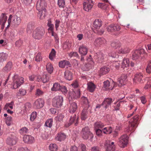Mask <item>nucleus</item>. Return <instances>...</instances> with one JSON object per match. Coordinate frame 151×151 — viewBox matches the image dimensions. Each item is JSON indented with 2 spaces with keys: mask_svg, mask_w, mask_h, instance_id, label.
<instances>
[{
  "mask_svg": "<svg viewBox=\"0 0 151 151\" xmlns=\"http://www.w3.org/2000/svg\"><path fill=\"white\" fill-rule=\"evenodd\" d=\"M47 3L45 0H38L36 4V8L39 11L38 15L40 19H44L46 16Z\"/></svg>",
  "mask_w": 151,
  "mask_h": 151,
  "instance_id": "obj_1",
  "label": "nucleus"
},
{
  "mask_svg": "<svg viewBox=\"0 0 151 151\" xmlns=\"http://www.w3.org/2000/svg\"><path fill=\"white\" fill-rule=\"evenodd\" d=\"M21 22V19L20 17L10 15L8 20V24L7 27L11 26L13 27H17L20 24Z\"/></svg>",
  "mask_w": 151,
  "mask_h": 151,
  "instance_id": "obj_2",
  "label": "nucleus"
},
{
  "mask_svg": "<svg viewBox=\"0 0 151 151\" xmlns=\"http://www.w3.org/2000/svg\"><path fill=\"white\" fill-rule=\"evenodd\" d=\"M13 81L11 87L12 89H15L19 87L24 82L23 78L19 77L18 75L16 74L13 77Z\"/></svg>",
  "mask_w": 151,
  "mask_h": 151,
  "instance_id": "obj_3",
  "label": "nucleus"
},
{
  "mask_svg": "<svg viewBox=\"0 0 151 151\" xmlns=\"http://www.w3.org/2000/svg\"><path fill=\"white\" fill-rule=\"evenodd\" d=\"M81 134L82 138L85 140L88 139L92 141L93 137V134L90 131L88 127H85L83 128Z\"/></svg>",
  "mask_w": 151,
  "mask_h": 151,
  "instance_id": "obj_4",
  "label": "nucleus"
},
{
  "mask_svg": "<svg viewBox=\"0 0 151 151\" xmlns=\"http://www.w3.org/2000/svg\"><path fill=\"white\" fill-rule=\"evenodd\" d=\"M45 33V29L43 27H38L34 31L32 36L35 39H40L42 37Z\"/></svg>",
  "mask_w": 151,
  "mask_h": 151,
  "instance_id": "obj_5",
  "label": "nucleus"
},
{
  "mask_svg": "<svg viewBox=\"0 0 151 151\" xmlns=\"http://www.w3.org/2000/svg\"><path fill=\"white\" fill-rule=\"evenodd\" d=\"M63 98L62 96H56L52 99V105L55 107L60 108L63 105Z\"/></svg>",
  "mask_w": 151,
  "mask_h": 151,
  "instance_id": "obj_6",
  "label": "nucleus"
},
{
  "mask_svg": "<svg viewBox=\"0 0 151 151\" xmlns=\"http://www.w3.org/2000/svg\"><path fill=\"white\" fill-rule=\"evenodd\" d=\"M144 53L145 50L142 49L133 50L131 53V58L133 60H136L139 58H142Z\"/></svg>",
  "mask_w": 151,
  "mask_h": 151,
  "instance_id": "obj_7",
  "label": "nucleus"
},
{
  "mask_svg": "<svg viewBox=\"0 0 151 151\" xmlns=\"http://www.w3.org/2000/svg\"><path fill=\"white\" fill-rule=\"evenodd\" d=\"M18 141V138L16 135L14 133H11L10 136L7 139L6 143L10 145H14L17 143Z\"/></svg>",
  "mask_w": 151,
  "mask_h": 151,
  "instance_id": "obj_8",
  "label": "nucleus"
},
{
  "mask_svg": "<svg viewBox=\"0 0 151 151\" xmlns=\"http://www.w3.org/2000/svg\"><path fill=\"white\" fill-rule=\"evenodd\" d=\"M128 137L126 135H124L119 139L118 145L122 148H124L128 143Z\"/></svg>",
  "mask_w": 151,
  "mask_h": 151,
  "instance_id": "obj_9",
  "label": "nucleus"
},
{
  "mask_svg": "<svg viewBox=\"0 0 151 151\" xmlns=\"http://www.w3.org/2000/svg\"><path fill=\"white\" fill-rule=\"evenodd\" d=\"M93 4L92 0H85L83 4L84 9L86 11H89L92 9Z\"/></svg>",
  "mask_w": 151,
  "mask_h": 151,
  "instance_id": "obj_10",
  "label": "nucleus"
},
{
  "mask_svg": "<svg viewBox=\"0 0 151 151\" xmlns=\"http://www.w3.org/2000/svg\"><path fill=\"white\" fill-rule=\"evenodd\" d=\"M106 29L109 32L112 33L116 31H119L121 29V27L118 24H111L108 26L106 27Z\"/></svg>",
  "mask_w": 151,
  "mask_h": 151,
  "instance_id": "obj_11",
  "label": "nucleus"
},
{
  "mask_svg": "<svg viewBox=\"0 0 151 151\" xmlns=\"http://www.w3.org/2000/svg\"><path fill=\"white\" fill-rule=\"evenodd\" d=\"M44 104V100L42 99H39L35 101L33 104V107L35 109H40L43 106Z\"/></svg>",
  "mask_w": 151,
  "mask_h": 151,
  "instance_id": "obj_12",
  "label": "nucleus"
},
{
  "mask_svg": "<svg viewBox=\"0 0 151 151\" xmlns=\"http://www.w3.org/2000/svg\"><path fill=\"white\" fill-rule=\"evenodd\" d=\"M127 76L126 75L122 74L121 76L118 79V84L119 87H121L125 85L127 81Z\"/></svg>",
  "mask_w": 151,
  "mask_h": 151,
  "instance_id": "obj_13",
  "label": "nucleus"
},
{
  "mask_svg": "<svg viewBox=\"0 0 151 151\" xmlns=\"http://www.w3.org/2000/svg\"><path fill=\"white\" fill-rule=\"evenodd\" d=\"M106 42V41L105 39L99 37L96 39L93 44L95 46L98 47L105 45Z\"/></svg>",
  "mask_w": 151,
  "mask_h": 151,
  "instance_id": "obj_14",
  "label": "nucleus"
},
{
  "mask_svg": "<svg viewBox=\"0 0 151 151\" xmlns=\"http://www.w3.org/2000/svg\"><path fill=\"white\" fill-rule=\"evenodd\" d=\"M105 55L102 52L98 51L95 54L94 58L96 59V62L99 63H101L104 60Z\"/></svg>",
  "mask_w": 151,
  "mask_h": 151,
  "instance_id": "obj_15",
  "label": "nucleus"
},
{
  "mask_svg": "<svg viewBox=\"0 0 151 151\" xmlns=\"http://www.w3.org/2000/svg\"><path fill=\"white\" fill-rule=\"evenodd\" d=\"M103 88H104L106 90H112L114 87H116L117 86L116 83L113 81L112 83V84L113 85V87L111 86L110 83L108 80L104 81L103 82Z\"/></svg>",
  "mask_w": 151,
  "mask_h": 151,
  "instance_id": "obj_16",
  "label": "nucleus"
},
{
  "mask_svg": "<svg viewBox=\"0 0 151 151\" xmlns=\"http://www.w3.org/2000/svg\"><path fill=\"white\" fill-rule=\"evenodd\" d=\"M78 117H76V114H74L73 116H71L68 122L65 124V126L66 127H68L71 125L73 122H75V125L77 126L78 124Z\"/></svg>",
  "mask_w": 151,
  "mask_h": 151,
  "instance_id": "obj_17",
  "label": "nucleus"
},
{
  "mask_svg": "<svg viewBox=\"0 0 151 151\" xmlns=\"http://www.w3.org/2000/svg\"><path fill=\"white\" fill-rule=\"evenodd\" d=\"M86 60L88 62V63L85 65V66L86 67H87L86 70H88L94 66V63L91 58V55H90L87 58Z\"/></svg>",
  "mask_w": 151,
  "mask_h": 151,
  "instance_id": "obj_18",
  "label": "nucleus"
},
{
  "mask_svg": "<svg viewBox=\"0 0 151 151\" xmlns=\"http://www.w3.org/2000/svg\"><path fill=\"white\" fill-rule=\"evenodd\" d=\"M23 139L24 142L27 144H31L34 141V138L31 135H25Z\"/></svg>",
  "mask_w": 151,
  "mask_h": 151,
  "instance_id": "obj_19",
  "label": "nucleus"
},
{
  "mask_svg": "<svg viewBox=\"0 0 151 151\" xmlns=\"http://www.w3.org/2000/svg\"><path fill=\"white\" fill-rule=\"evenodd\" d=\"M88 50V48L86 46L84 45H81L79 47L78 52L81 55H86L87 53Z\"/></svg>",
  "mask_w": 151,
  "mask_h": 151,
  "instance_id": "obj_20",
  "label": "nucleus"
},
{
  "mask_svg": "<svg viewBox=\"0 0 151 151\" xmlns=\"http://www.w3.org/2000/svg\"><path fill=\"white\" fill-rule=\"evenodd\" d=\"M110 70V68L108 66H104L101 68L99 71V76L105 75Z\"/></svg>",
  "mask_w": 151,
  "mask_h": 151,
  "instance_id": "obj_21",
  "label": "nucleus"
},
{
  "mask_svg": "<svg viewBox=\"0 0 151 151\" xmlns=\"http://www.w3.org/2000/svg\"><path fill=\"white\" fill-rule=\"evenodd\" d=\"M71 65L70 62L66 60H61L59 62V66L62 68H64L65 66L70 67Z\"/></svg>",
  "mask_w": 151,
  "mask_h": 151,
  "instance_id": "obj_22",
  "label": "nucleus"
},
{
  "mask_svg": "<svg viewBox=\"0 0 151 151\" xmlns=\"http://www.w3.org/2000/svg\"><path fill=\"white\" fill-rule=\"evenodd\" d=\"M70 96L72 99H77L80 97V91L79 89L73 91L70 94Z\"/></svg>",
  "mask_w": 151,
  "mask_h": 151,
  "instance_id": "obj_23",
  "label": "nucleus"
},
{
  "mask_svg": "<svg viewBox=\"0 0 151 151\" xmlns=\"http://www.w3.org/2000/svg\"><path fill=\"white\" fill-rule=\"evenodd\" d=\"M143 77V75L142 73L141 72L137 73L133 80L134 83H136L137 82H140Z\"/></svg>",
  "mask_w": 151,
  "mask_h": 151,
  "instance_id": "obj_24",
  "label": "nucleus"
},
{
  "mask_svg": "<svg viewBox=\"0 0 151 151\" xmlns=\"http://www.w3.org/2000/svg\"><path fill=\"white\" fill-rule=\"evenodd\" d=\"M104 145L106 151H114L115 149V146H112L109 141H106Z\"/></svg>",
  "mask_w": 151,
  "mask_h": 151,
  "instance_id": "obj_25",
  "label": "nucleus"
},
{
  "mask_svg": "<svg viewBox=\"0 0 151 151\" xmlns=\"http://www.w3.org/2000/svg\"><path fill=\"white\" fill-rule=\"evenodd\" d=\"M102 25V21L100 19H96L93 23V26L96 29H99Z\"/></svg>",
  "mask_w": 151,
  "mask_h": 151,
  "instance_id": "obj_26",
  "label": "nucleus"
},
{
  "mask_svg": "<svg viewBox=\"0 0 151 151\" xmlns=\"http://www.w3.org/2000/svg\"><path fill=\"white\" fill-rule=\"evenodd\" d=\"M112 102V99L111 98H106L102 103V105H104L105 108L106 109L111 105Z\"/></svg>",
  "mask_w": 151,
  "mask_h": 151,
  "instance_id": "obj_27",
  "label": "nucleus"
},
{
  "mask_svg": "<svg viewBox=\"0 0 151 151\" xmlns=\"http://www.w3.org/2000/svg\"><path fill=\"white\" fill-rule=\"evenodd\" d=\"M12 67L13 64L11 62H9L3 68L2 70L4 72H8L12 70Z\"/></svg>",
  "mask_w": 151,
  "mask_h": 151,
  "instance_id": "obj_28",
  "label": "nucleus"
},
{
  "mask_svg": "<svg viewBox=\"0 0 151 151\" xmlns=\"http://www.w3.org/2000/svg\"><path fill=\"white\" fill-rule=\"evenodd\" d=\"M77 109V104L75 102H73L70 104L69 107V112L70 113H73L76 111Z\"/></svg>",
  "mask_w": 151,
  "mask_h": 151,
  "instance_id": "obj_29",
  "label": "nucleus"
},
{
  "mask_svg": "<svg viewBox=\"0 0 151 151\" xmlns=\"http://www.w3.org/2000/svg\"><path fill=\"white\" fill-rule=\"evenodd\" d=\"M88 116L87 109L84 108L82 110L81 116V119L82 120H85Z\"/></svg>",
  "mask_w": 151,
  "mask_h": 151,
  "instance_id": "obj_30",
  "label": "nucleus"
},
{
  "mask_svg": "<svg viewBox=\"0 0 151 151\" xmlns=\"http://www.w3.org/2000/svg\"><path fill=\"white\" fill-rule=\"evenodd\" d=\"M47 26L48 27V30L52 33L54 32V25L52 24L51 21L50 19L47 20Z\"/></svg>",
  "mask_w": 151,
  "mask_h": 151,
  "instance_id": "obj_31",
  "label": "nucleus"
},
{
  "mask_svg": "<svg viewBox=\"0 0 151 151\" xmlns=\"http://www.w3.org/2000/svg\"><path fill=\"white\" fill-rule=\"evenodd\" d=\"M64 76L65 78L68 81H70L72 79V73L69 70H67L65 71Z\"/></svg>",
  "mask_w": 151,
  "mask_h": 151,
  "instance_id": "obj_32",
  "label": "nucleus"
},
{
  "mask_svg": "<svg viewBox=\"0 0 151 151\" xmlns=\"http://www.w3.org/2000/svg\"><path fill=\"white\" fill-rule=\"evenodd\" d=\"M129 65V59L127 58L123 59L122 63V68L124 69L128 67Z\"/></svg>",
  "mask_w": 151,
  "mask_h": 151,
  "instance_id": "obj_33",
  "label": "nucleus"
},
{
  "mask_svg": "<svg viewBox=\"0 0 151 151\" xmlns=\"http://www.w3.org/2000/svg\"><path fill=\"white\" fill-rule=\"evenodd\" d=\"M111 46L114 49H119L121 46V44L118 41H114L111 43Z\"/></svg>",
  "mask_w": 151,
  "mask_h": 151,
  "instance_id": "obj_34",
  "label": "nucleus"
},
{
  "mask_svg": "<svg viewBox=\"0 0 151 151\" xmlns=\"http://www.w3.org/2000/svg\"><path fill=\"white\" fill-rule=\"evenodd\" d=\"M7 17L5 14H2L0 16V24H2V25H4L7 21Z\"/></svg>",
  "mask_w": 151,
  "mask_h": 151,
  "instance_id": "obj_35",
  "label": "nucleus"
},
{
  "mask_svg": "<svg viewBox=\"0 0 151 151\" xmlns=\"http://www.w3.org/2000/svg\"><path fill=\"white\" fill-rule=\"evenodd\" d=\"M66 136L65 134L63 133H58L56 138L57 140L61 141L64 140L66 138Z\"/></svg>",
  "mask_w": 151,
  "mask_h": 151,
  "instance_id": "obj_36",
  "label": "nucleus"
},
{
  "mask_svg": "<svg viewBox=\"0 0 151 151\" xmlns=\"http://www.w3.org/2000/svg\"><path fill=\"white\" fill-rule=\"evenodd\" d=\"M88 89L90 92H92L94 91L96 87L94 84L92 82H89L87 84Z\"/></svg>",
  "mask_w": 151,
  "mask_h": 151,
  "instance_id": "obj_37",
  "label": "nucleus"
},
{
  "mask_svg": "<svg viewBox=\"0 0 151 151\" xmlns=\"http://www.w3.org/2000/svg\"><path fill=\"white\" fill-rule=\"evenodd\" d=\"M50 75L49 74H44L41 78V80L43 83L49 81L50 79Z\"/></svg>",
  "mask_w": 151,
  "mask_h": 151,
  "instance_id": "obj_38",
  "label": "nucleus"
},
{
  "mask_svg": "<svg viewBox=\"0 0 151 151\" xmlns=\"http://www.w3.org/2000/svg\"><path fill=\"white\" fill-rule=\"evenodd\" d=\"M61 86L60 84L55 83L53 84L52 87L51 88V90L52 91H59L60 88Z\"/></svg>",
  "mask_w": 151,
  "mask_h": 151,
  "instance_id": "obj_39",
  "label": "nucleus"
},
{
  "mask_svg": "<svg viewBox=\"0 0 151 151\" xmlns=\"http://www.w3.org/2000/svg\"><path fill=\"white\" fill-rule=\"evenodd\" d=\"M35 27V23L33 22H30L27 26V32H30Z\"/></svg>",
  "mask_w": 151,
  "mask_h": 151,
  "instance_id": "obj_40",
  "label": "nucleus"
},
{
  "mask_svg": "<svg viewBox=\"0 0 151 151\" xmlns=\"http://www.w3.org/2000/svg\"><path fill=\"white\" fill-rule=\"evenodd\" d=\"M130 49L128 47H125L124 48H121L119 50L118 52L119 54H127L130 51Z\"/></svg>",
  "mask_w": 151,
  "mask_h": 151,
  "instance_id": "obj_41",
  "label": "nucleus"
},
{
  "mask_svg": "<svg viewBox=\"0 0 151 151\" xmlns=\"http://www.w3.org/2000/svg\"><path fill=\"white\" fill-rule=\"evenodd\" d=\"M104 126V124L102 122H98L95 123L94 127L95 129H100L103 128Z\"/></svg>",
  "mask_w": 151,
  "mask_h": 151,
  "instance_id": "obj_42",
  "label": "nucleus"
},
{
  "mask_svg": "<svg viewBox=\"0 0 151 151\" xmlns=\"http://www.w3.org/2000/svg\"><path fill=\"white\" fill-rule=\"evenodd\" d=\"M26 93V91L25 90L22 88H20L17 94V97L22 96L25 95Z\"/></svg>",
  "mask_w": 151,
  "mask_h": 151,
  "instance_id": "obj_43",
  "label": "nucleus"
},
{
  "mask_svg": "<svg viewBox=\"0 0 151 151\" xmlns=\"http://www.w3.org/2000/svg\"><path fill=\"white\" fill-rule=\"evenodd\" d=\"M46 70L48 73L51 74L53 72V68L52 65L50 63H48L46 66Z\"/></svg>",
  "mask_w": 151,
  "mask_h": 151,
  "instance_id": "obj_44",
  "label": "nucleus"
},
{
  "mask_svg": "<svg viewBox=\"0 0 151 151\" xmlns=\"http://www.w3.org/2000/svg\"><path fill=\"white\" fill-rule=\"evenodd\" d=\"M120 63L118 61H115L113 62L112 64L110 65L111 68L113 69L115 67L116 69H118L120 68Z\"/></svg>",
  "mask_w": 151,
  "mask_h": 151,
  "instance_id": "obj_45",
  "label": "nucleus"
},
{
  "mask_svg": "<svg viewBox=\"0 0 151 151\" xmlns=\"http://www.w3.org/2000/svg\"><path fill=\"white\" fill-rule=\"evenodd\" d=\"M7 57V55L6 53H2L0 54V62H3L6 60Z\"/></svg>",
  "mask_w": 151,
  "mask_h": 151,
  "instance_id": "obj_46",
  "label": "nucleus"
},
{
  "mask_svg": "<svg viewBox=\"0 0 151 151\" xmlns=\"http://www.w3.org/2000/svg\"><path fill=\"white\" fill-rule=\"evenodd\" d=\"M53 122V120L52 119L50 118L47 119L45 122V126L47 127L51 128Z\"/></svg>",
  "mask_w": 151,
  "mask_h": 151,
  "instance_id": "obj_47",
  "label": "nucleus"
},
{
  "mask_svg": "<svg viewBox=\"0 0 151 151\" xmlns=\"http://www.w3.org/2000/svg\"><path fill=\"white\" fill-rule=\"evenodd\" d=\"M112 129L111 127H109L104 128L103 132L105 134H110L112 132Z\"/></svg>",
  "mask_w": 151,
  "mask_h": 151,
  "instance_id": "obj_48",
  "label": "nucleus"
},
{
  "mask_svg": "<svg viewBox=\"0 0 151 151\" xmlns=\"http://www.w3.org/2000/svg\"><path fill=\"white\" fill-rule=\"evenodd\" d=\"M56 52L54 49H52L49 55L50 59L52 60H53L54 58L55 57Z\"/></svg>",
  "mask_w": 151,
  "mask_h": 151,
  "instance_id": "obj_49",
  "label": "nucleus"
},
{
  "mask_svg": "<svg viewBox=\"0 0 151 151\" xmlns=\"http://www.w3.org/2000/svg\"><path fill=\"white\" fill-rule=\"evenodd\" d=\"M49 148L51 151H56L58 149V146L55 144H51L49 146Z\"/></svg>",
  "mask_w": 151,
  "mask_h": 151,
  "instance_id": "obj_50",
  "label": "nucleus"
},
{
  "mask_svg": "<svg viewBox=\"0 0 151 151\" xmlns=\"http://www.w3.org/2000/svg\"><path fill=\"white\" fill-rule=\"evenodd\" d=\"M19 132L21 134H27L29 132V130L26 127H24L21 129L19 130Z\"/></svg>",
  "mask_w": 151,
  "mask_h": 151,
  "instance_id": "obj_51",
  "label": "nucleus"
},
{
  "mask_svg": "<svg viewBox=\"0 0 151 151\" xmlns=\"http://www.w3.org/2000/svg\"><path fill=\"white\" fill-rule=\"evenodd\" d=\"M64 117V116L63 114H60L56 116L55 117V119L56 121L61 122L63 121Z\"/></svg>",
  "mask_w": 151,
  "mask_h": 151,
  "instance_id": "obj_52",
  "label": "nucleus"
},
{
  "mask_svg": "<svg viewBox=\"0 0 151 151\" xmlns=\"http://www.w3.org/2000/svg\"><path fill=\"white\" fill-rule=\"evenodd\" d=\"M58 4L60 7L64 8L65 5V0H58Z\"/></svg>",
  "mask_w": 151,
  "mask_h": 151,
  "instance_id": "obj_53",
  "label": "nucleus"
},
{
  "mask_svg": "<svg viewBox=\"0 0 151 151\" xmlns=\"http://www.w3.org/2000/svg\"><path fill=\"white\" fill-rule=\"evenodd\" d=\"M35 60L37 62H40L42 60V57L40 53H38L35 56Z\"/></svg>",
  "mask_w": 151,
  "mask_h": 151,
  "instance_id": "obj_54",
  "label": "nucleus"
},
{
  "mask_svg": "<svg viewBox=\"0 0 151 151\" xmlns=\"http://www.w3.org/2000/svg\"><path fill=\"white\" fill-rule=\"evenodd\" d=\"M135 127L134 124H131V126L127 127L125 131L127 132H129L132 130H134V128Z\"/></svg>",
  "mask_w": 151,
  "mask_h": 151,
  "instance_id": "obj_55",
  "label": "nucleus"
},
{
  "mask_svg": "<svg viewBox=\"0 0 151 151\" xmlns=\"http://www.w3.org/2000/svg\"><path fill=\"white\" fill-rule=\"evenodd\" d=\"M60 90L61 91L63 94L65 95L68 92L66 87L64 86H61Z\"/></svg>",
  "mask_w": 151,
  "mask_h": 151,
  "instance_id": "obj_56",
  "label": "nucleus"
},
{
  "mask_svg": "<svg viewBox=\"0 0 151 151\" xmlns=\"http://www.w3.org/2000/svg\"><path fill=\"white\" fill-rule=\"evenodd\" d=\"M138 115H136L135 116L133 117L131 121V122H133V123L132 124H134L135 125V127L136 125L138 120Z\"/></svg>",
  "mask_w": 151,
  "mask_h": 151,
  "instance_id": "obj_57",
  "label": "nucleus"
},
{
  "mask_svg": "<svg viewBox=\"0 0 151 151\" xmlns=\"http://www.w3.org/2000/svg\"><path fill=\"white\" fill-rule=\"evenodd\" d=\"M71 47V44L69 42L66 41L63 44V49H66L67 48H69Z\"/></svg>",
  "mask_w": 151,
  "mask_h": 151,
  "instance_id": "obj_58",
  "label": "nucleus"
},
{
  "mask_svg": "<svg viewBox=\"0 0 151 151\" xmlns=\"http://www.w3.org/2000/svg\"><path fill=\"white\" fill-rule=\"evenodd\" d=\"M81 100L83 104L88 105V100L87 98L84 96H83L81 98Z\"/></svg>",
  "mask_w": 151,
  "mask_h": 151,
  "instance_id": "obj_59",
  "label": "nucleus"
},
{
  "mask_svg": "<svg viewBox=\"0 0 151 151\" xmlns=\"http://www.w3.org/2000/svg\"><path fill=\"white\" fill-rule=\"evenodd\" d=\"M12 118L11 116H9L7 118L6 121V123L8 126H10L12 123Z\"/></svg>",
  "mask_w": 151,
  "mask_h": 151,
  "instance_id": "obj_60",
  "label": "nucleus"
},
{
  "mask_svg": "<svg viewBox=\"0 0 151 151\" xmlns=\"http://www.w3.org/2000/svg\"><path fill=\"white\" fill-rule=\"evenodd\" d=\"M37 112H33L30 115V119L31 121H33L37 117Z\"/></svg>",
  "mask_w": 151,
  "mask_h": 151,
  "instance_id": "obj_61",
  "label": "nucleus"
},
{
  "mask_svg": "<svg viewBox=\"0 0 151 151\" xmlns=\"http://www.w3.org/2000/svg\"><path fill=\"white\" fill-rule=\"evenodd\" d=\"M146 71L147 72L149 73H151V61L148 63L146 68Z\"/></svg>",
  "mask_w": 151,
  "mask_h": 151,
  "instance_id": "obj_62",
  "label": "nucleus"
},
{
  "mask_svg": "<svg viewBox=\"0 0 151 151\" xmlns=\"http://www.w3.org/2000/svg\"><path fill=\"white\" fill-rule=\"evenodd\" d=\"M98 6L99 7L103 9H106L107 6L104 3H99L98 4Z\"/></svg>",
  "mask_w": 151,
  "mask_h": 151,
  "instance_id": "obj_63",
  "label": "nucleus"
},
{
  "mask_svg": "<svg viewBox=\"0 0 151 151\" xmlns=\"http://www.w3.org/2000/svg\"><path fill=\"white\" fill-rule=\"evenodd\" d=\"M94 32L97 33L98 35H101L104 32V29L102 28L100 29H96L95 31H94Z\"/></svg>",
  "mask_w": 151,
  "mask_h": 151,
  "instance_id": "obj_64",
  "label": "nucleus"
}]
</instances>
